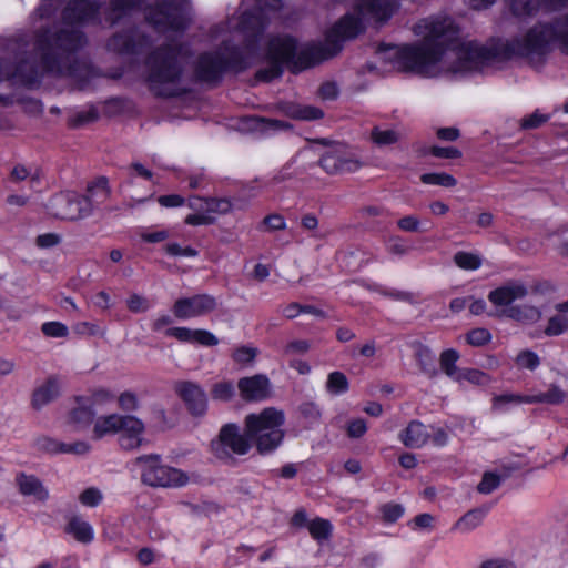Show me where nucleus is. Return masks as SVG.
<instances>
[{
	"instance_id": "1",
	"label": "nucleus",
	"mask_w": 568,
	"mask_h": 568,
	"mask_svg": "<svg viewBox=\"0 0 568 568\" xmlns=\"http://www.w3.org/2000/svg\"><path fill=\"white\" fill-rule=\"evenodd\" d=\"M413 32L416 37L413 43L388 45L377 55L398 70L423 78L485 72L516 57L539 59L555 47L568 53V14L554 23L540 22L529 27L513 41L496 40L486 45L456 41L457 30L448 17L422 19Z\"/></svg>"
},
{
	"instance_id": "2",
	"label": "nucleus",
	"mask_w": 568,
	"mask_h": 568,
	"mask_svg": "<svg viewBox=\"0 0 568 568\" xmlns=\"http://www.w3.org/2000/svg\"><path fill=\"white\" fill-rule=\"evenodd\" d=\"M397 0H359L356 3L357 17L351 14L341 19L326 34L321 45H300L292 38L283 37L270 44V68L262 70L260 77L270 81L278 77L284 64L302 70L334 57L342 50L343 41L354 38L362 30V20L384 21L390 17Z\"/></svg>"
},
{
	"instance_id": "3",
	"label": "nucleus",
	"mask_w": 568,
	"mask_h": 568,
	"mask_svg": "<svg viewBox=\"0 0 568 568\" xmlns=\"http://www.w3.org/2000/svg\"><path fill=\"white\" fill-rule=\"evenodd\" d=\"M285 414L275 407H267L258 413L246 415L244 428L252 444L261 455H268L283 443Z\"/></svg>"
},
{
	"instance_id": "4",
	"label": "nucleus",
	"mask_w": 568,
	"mask_h": 568,
	"mask_svg": "<svg viewBox=\"0 0 568 568\" xmlns=\"http://www.w3.org/2000/svg\"><path fill=\"white\" fill-rule=\"evenodd\" d=\"M150 83L159 95H172L175 93L174 84L181 69L178 61V52L173 49L156 52L150 59Z\"/></svg>"
},
{
	"instance_id": "5",
	"label": "nucleus",
	"mask_w": 568,
	"mask_h": 568,
	"mask_svg": "<svg viewBox=\"0 0 568 568\" xmlns=\"http://www.w3.org/2000/svg\"><path fill=\"white\" fill-rule=\"evenodd\" d=\"M142 481L152 487L176 488L185 486L190 477L184 471L161 464L156 456H143L136 459Z\"/></svg>"
},
{
	"instance_id": "6",
	"label": "nucleus",
	"mask_w": 568,
	"mask_h": 568,
	"mask_svg": "<svg viewBox=\"0 0 568 568\" xmlns=\"http://www.w3.org/2000/svg\"><path fill=\"white\" fill-rule=\"evenodd\" d=\"M252 445L246 430L242 432L235 424H226L220 429L217 437L212 440L211 450L217 459L229 462L234 456L246 455Z\"/></svg>"
},
{
	"instance_id": "7",
	"label": "nucleus",
	"mask_w": 568,
	"mask_h": 568,
	"mask_svg": "<svg viewBox=\"0 0 568 568\" xmlns=\"http://www.w3.org/2000/svg\"><path fill=\"white\" fill-rule=\"evenodd\" d=\"M48 209L55 217L77 221L89 216L93 207L89 197L74 192H65L53 196Z\"/></svg>"
},
{
	"instance_id": "8",
	"label": "nucleus",
	"mask_w": 568,
	"mask_h": 568,
	"mask_svg": "<svg viewBox=\"0 0 568 568\" xmlns=\"http://www.w3.org/2000/svg\"><path fill=\"white\" fill-rule=\"evenodd\" d=\"M216 305V300L213 296L200 294L178 300L172 307V312L179 320H189L214 311Z\"/></svg>"
},
{
	"instance_id": "9",
	"label": "nucleus",
	"mask_w": 568,
	"mask_h": 568,
	"mask_svg": "<svg viewBox=\"0 0 568 568\" xmlns=\"http://www.w3.org/2000/svg\"><path fill=\"white\" fill-rule=\"evenodd\" d=\"M145 425L134 415L123 414L116 433L119 445L125 450L139 449L145 443Z\"/></svg>"
},
{
	"instance_id": "10",
	"label": "nucleus",
	"mask_w": 568,
	"mask_h": 568,
	"mask_svg": "<svg viewBox=\"0 0 568 568\" xmlns=\"http://www.w3.org/2000/svg\"><path fill=\"white\" fill-rule=\"evenodd\" d=\"M174 389L192 415L202 416L206 412L207 398L200 385L192 382H179L175 384Z\"/></svg>"
},
{
	"instance_id": "11",
	"label": "nucleus",
	"mask_w": 568,
	"mask_h": 568,
	"mask_svg": "<svg viewBox=\"0 0 568 568\" xmlns=\"http://www.w3.org/2000/svg\"><path fill=\"white\" fill-rule=\"evenodd\" d=\"M527 295V288L519 282H509L495 290L489 295V302L498 310L501 316H505V310L514 307L511 304Z\"/></svg>"
},
{
	"instance_id": "12",
	"label": "nucleus",
	"mask_w": 568,
	"mask_h": 568,
	"mask_svg": "<svg viewBox=\"0 0 568 568\" xmlns=\"http://www.w3.org/2000/svg\"><path fill=\"white\" fill-rule=\"evenodd\" d=\"M237 388L241 397L248 402L264 400L271 394L270 379L263 374L241 378Z\"/></svg>"
},
{
	"instance_id": "13",
	"label": "nucleus",
	"mask_w": 568,
	"mask_h": 568,
	"mask_svg": "<svg viewBox=\"0 0 568 568\" xmlns=\"http://www.w3.org/2000/svg\"><path fill=\"white\" fill-rule=\"evenodd\" d=\"M564 398L562 392L552 388L548 393L536 396H521L517 394H504L494 398L493 407L496 410H503L508 404H531V403H558Z\"/></svg>"
},
{
	"instance_id": "14",
	"label": "nucleus",
	"mask_w": 568,
	"mask_h": 568,
	"mask_svg": "<svg viewBox=\"0 0 568 568\" xmlns=\"http://www.w3.org/2000/svg\"><path fill=\"white\" fill-rule=\"evenodd\" d=\"M165 335L174 337L180 342L199 344L202 346H215L219 344L217 337L206 329H192L187 327H170Z\"/></svg>"
},
{
	"instance_id": "15",
	"label": "nucleus",
	"mask_w": 568,
	"mask_h": 568,
	"mask_svg": "<svg viewBox=\"0 0 568 568\" xmlns=\"http://www.w3.org/2000/svg\"><path fill=\"white\" fill-rule=\"evenodd\" d=\"M148 19L151 23L161 30H180L184 28L185 24L180 10L172 4H168L151 11L148 14Z\"/></svg>"
},
{
	"instance_id": "16",
	"label": "nucleus",
	"mask_w": 568,
	"mask_h": 568,
	"mask_svg": "<svg viewBox=\"0 0 568 568\" xmlns=\"http://www.w3.org/2000/svg\"><path fill=\"white\" fill-rule=\"evenodd\" d=\"M189 206L193 210H205L207 215L214 216L224 215L230 213L236 207L230 199H202L192 197L189 201Z\"/></svg>"
},
{
	"instance_id": "17",
	"label": "nucleus",
	"mask_w": 568,
	"mask_h": 568,
	"mask_svg": "<svg viewBox=\"0 0 568 568\" xmlns=\"http://www.w3.org/2000/svg\"><path fill=\"white\" fill-rule=\"evenodd\" d=\"M61 390V383L57 377H50L43 383L39 384L32 394V406L36 409H41L49 403L54 400Z\"/></svg>"
},
{
	"instance_id": "18",
	"label": "nucleus",
	"mask_w": 568,
	"mask_h": 568,
	"mask_svg": "<svg viewBox=\"0 0 568 568\" xmlns=\"http://www.w3.org/2000/svg\"><path fill=\"white\" fill-rule=\"evenodd\" d=\"M280 8V0H255L254 10L252 12L243 13L242 28L246 30L262 26L264 16H266L270 11H276Z\"/></svg>"
},
{
	"instance_id": "19",
	"label": "nucleus",
	"mask_w": 568,
	"mask_h": 568,
	"mask_svg": "<svg viewBox=\"0 0 568 568\" xmlns=\"http://www.w3.org/2000/svg\"><path fill=\"white\" fill-rule=\"evenodd\" d=\"M16 484L23 496L33 497L38 501H45L49 498L48 489L33 475L20 473L16 477Z\"/></svg>"
},
{
	"instance_id": "20",
	"label": "nucleus",
	"mask_w": 568,
	"mask_h": 568,
	"mask_svg": "<svg viewBox=\"0 0 568 568\" xmlns=\"http://www.w3.org/2000/svg\"><path fill=\"white\" fill-rule=\"evenodd\" d=\"M430 439V432L427 426L420 422L414 420L408 424L400 434L403 444L410 448H420Z\"/></svg>"
},
{
	"instance_id": "21",
	"label": "nucleus",
	"mask_w": 568,
	"mask_h": 568,
	"mask_svg": "<svg viewBox=\"0 0 568 568\" xmlns=\"http://www.w3.org/2000/svg\"><path fill=\"white\" fill-rule=\"evenodd\" d=\"M65 532L82 544H90L94 539V529L92 525L78 515H73L68 519Z\"/></svg>"
},
{
	"instance_id": "22",
	"label": "nucleus",
	"mask_w": 568,
	"mask_h": 568,
	"mask_svg": "<svg viewBox=\"0 0 568 568\" xmlns=\"http://www.w3.org/2000/svg\"><path fill=\"white\" fill-rule=\"evenodd\" d=\"M94 412L82 400H78V406L72 408L65 416V425L71 430L85 429L93 420Z\"/></svg>"
},
{
	"instance_id": "23",
	"label": "nucleus",
	"mask_w": 568,
	"mask_h": 568,
	"mask_svg": "<svg viewBox=\"0 0 568 568\" xmlns=\"http://www.w3.org/2000/svg\"><path fill=\"white\" fill-rule=\"evenodd\" d=\"M122 415L123 414L111 413L99 416L93 423V437L100 439L105 436L116 435Z\"/></svg>"
},
{
	"instance_id": "24",
	"label": "nucleus",
	"mask_w": 568,
	"mask_h": 568,
	"mask_svg": "<svg viewBox=\"0 0 568 568\" xmlns=\"http://www.w3.org/2000/svg\"><path fill=\"white\" fill-rule=\"evenodd\" d=\"M226 67V61L212 54L203 55L199 61V77L205 81L215 80Z\"/></svg>"
},
{
	"instance_id": "25",
	"label": "nucleus",
	"mask_w": 568,
	"mask_h": 568,
	"mask_svg": "<svg viewBox=\"0 0 568 568\" xmlns=\"http://www.w3.org/2000/svg\"><path fill=\"white\" fill-rule=\"evenodd\" d=\"M557 314L548 321L545 334L557 336L568 331V301L556 305Z\"/></svg>"
},
{
	"instance_id": "26",
	"label": "nucleus",
	"mask_w": 568,
	"mask_h": 568,
	"mask_svg": "<svg viewBox=\"0 0 568 568\" xmlns=\"http://www.w3.org/2000/svg\"><path fill=\"white\" fill-rule=\"evenodd\" d=\"M505 316L525 324H532L541 318V311L531 305H523L506 308Z\"/></svg>"
},
{
	"instance_id": "27",
	"label": "nucleus",
	"mask_w": 568,
	"mask_h": 568,
	"mask_svg": "<svg viewBox=\"0 0 568 568\" xmlns=\"http://www.w3.org/2000/svg\"><path fill=\"white\" fill-rule=\"evenodd\" d=\"M485 515L486 513L481 509L469 510L455 523L453 529L462 534H468L481 525Z\"/></svg>"
},
{
	"instance_id": "28",
	"label": "nucleus",
	"mask_w": 568,
	"mask_h": 568,
	"mask_svg": "<svg viewBox=\"0 0 568 568\" xmlns=\"http://www.w3.org/2000/svg\"><path fill=\"white\" fill-rule=\"evenodd\" d=\"M310 535L315 539L318 544H322L323 541L327 540L333 531V526L329 523V520L324 518H315L313 520H310L307 525Z\"/></svg>"
},
{
	"instance_id": "29",
	"label": "nucleus",
	"mask_w": 568,
	"mask_h": 568,
	"mask_svg": "<svg viewBox=\"0 0 568 568\" xmlns=\"http://www.w3.org/2000/svg\"><path fill=\"white\" fill-rule=\"evenodd\" d=\"M459 359V353L453 348L446 349L440 354L439 363L442 371L452 379H456L462 368L456 366Z\"/></svg>"
},
{
	"instance_id": "30",
	"label": "nucleus",
	"mask_w": 568,
	"mask_h": 568,
	"mask_svg": "<svg viewBox=\"0 0 568 568\" xmlns=\"http://www.w3.org/2000/svg\"><path fill=\"white\" fill-rule=\"evenodd\" d=\"M455 382L459 384L469 383L473 385L485 386L491 382V377L485 372L476 368H462Z\"/></svg>"
},
{
	"instance_id": "31",
	"label": "nucleus",
	"mask_w": 568,
	"mask_h": 568,
	"mask_svg": "<svg viewBox=\"0 0 568 568\" xmlns=\"http://www.w3.org/2000/svg\"><path fill=\"white\" fill-rule=\"evenodd\" d=\"M97 12V6L87 0H80L73 3L68 9V18H73L78 21H84L93 18Z\"/></svg>"
},
{
	"instance_id": "32",
	"label": "nucleus",
	"mask_w": 568,
	"mask_h": 568,
	"mask_svg": "<svg viewBox=\"0 0 568 568\" xmlns=\"http://www.w3.org/2000/svg\"><path fill=\"white\" fill-rule=\"evenodd\" d=\"M39 445L42 449H44L49 453H69V452L85 453L89 449V446L83 443L72 447L70 445L58 443L51 438L41 439L39 442Z\"/></svg>"
},
{
	"instance_id": "33",
	"label": "nucleus",
	"mask_w": 568,
	"mask_h": 568,
	"mask_svg": "<svg viewBox=\"0 0 568 568\" xmlns=\"http://www.w3.org/2000/svg\"><path fill=\"white\" fill-rule=\"evenodd\" d=\"M285 112L287 115L300 120H316L323 115L322 110L318 108L300 104L288 105Z\"/></svg>"
},
{
	"instance_id": "34",
	"label": "nucleus",
	"mask_w": 568,
	"mask_h": 568,
	"mask_svg": "<svg viewBox=\"0 0 568 568\" xmlns=\"http://www.w3.org/2000/svg\"><path fill=\"white\" fill-rule=\"evenodd\" d=\"M104 495L98 487H87L78 495V501L87 508H95L102 504Z\"/></svg>"
},
{
	"instance_id": "35",
	"label": "nucleus",
	"mask_w": 568,
	"mask_h": 568,
	"mask_svg": "<svg viewBox=\"0 0 568 568\" xmlns=\"http://www.w3.org/2000/svg\"><path fill=\"white\" fill-rule=\"evenodd\" d=\"M371 140L378 146H386L396 143L399 134L393 129L375 126L371 132Z\"/></svg>"
},
{
	"instance_id": "36",
	"label": "nucleus",
	"mask_w": 568,
	"mask_h": 568,
	"mask_svg": "<svg viewBox=\"0 0 568 568\" xmlns=\"http://www.w3.org/2000/svg\"><path fill=\"white\" fill-rule=\"evenodd\" d=\"M510 10L517 17H527L536 13L540 8L539 0H508Z\"/></svg>"
},
{
	"instance_id": "37",
	"label": "nucleus",
	"mask_w": 568,
	"mask_h": 568,
	"mask_svg": "<svg viewBox=\"0 0 568 568\" xmlns=\"http://www.w3.org/2000/svg\"><path fill=\"white\" fill-rule=\"evenodd\" d=\"M423 183L428 185H439L443 187H454L457 184L456 179L445 172L425 173L420 176Z\"/></svg>"
},
{
	"instance_id": "38",
	"label": "nucleus",
	"mask_w": 568,
	"mask_h": 568,
	"mask_svg": "<svg viewBox=\"0 0 568 568\" xmlns=\"http://www.w3.org/2000/svg\"><path fill=\"white\" fill-rule=\"evenodd\" d=\"M88 193L89 195L87 197H89L91 202L92 200L95 202H103L110 194L108 180L103 176L98 178L89 185Z\"/></svg>"
},
{
	"instance_id": "39",
	"label": "nucleus",
	"mask_w": 568,
	"mask_h": 568,
	"mask_svg": "<svg viewBox=\"0 0 568 568\" xmlns=\"http://www.w3.org/2000/svg\"><path fill=\"white\" fill-rule=\"evenodd\" d=\"M258 354V349L253 346L242 345L234 348L232 358L240 365H251Z\"/></svg>"
},
{
	"instance_id": "40",
	"label": "nucleus",
	"mask_w": 568,
	"mask_h": 568,
	"mask_svg": "<svg viewBox=\"0 0 568 568\" xmlns=\"http://www.w3.org/2000/svg\"><path fill=\"white\" fill-rule=\"evenodd\" d=\"M326 387L331 394L339 395L347 392L348 381L343 373L333 372L328 375Z\"/></svg>"
},
{
	"instance_id": "41",
	"label": "nucleus",
	"mask_w": 568,
	"mask_h": 568,
	"mask_svg": "<svg viewBox=\"0 0 568 568\" xmlns=\"http://www.w3.org/2000/svg\"><path fill=\"white\" fill-rule=\"evenodd\" d=\"M454 261L458 267L466 271H475L481 266L480 256L474 253L458 252L454 256Z\"/></svg>"
},
{
	"instance_id": "42",
	"label": "nucleus",
	"mask_w": 568,
	"mask_h": 568,
	"mask_svg": "<svg viewBox=\"0 0 568 568\" xmlns=\"http://www.w3.org/2000/svg\"><path fill=\"white\" fill-rule=\"evenodd\" d=\"M515 364L518 369L534 371L539 366L540 358L536 353L525 349L517 354Z\"/></svg>"
},
{
	"instance_id": "43",
	"label": "nucleus",
	"mask_w": 568,
	"mask_h": 568,
	"mask_svg": "<svg viewBox=\"0 0 568 568\" xmlns=\"http://www.w3.org/2000/svg\"><path fill=\"white\" fill-rule=\"evenodd\" d=\"M116 403L120 409L124 412H135L140 407L138 395L132 390H124L116 397Z\"/></svg>"
},
{
	"instance_id": "44",
	"label": "nucleus",
	"mask_w": 568,
	"mask_h": 568,
	"mask_svg": "<svg viewBox=\"0 0 568 568\" xmlns=\"http://www.w3.org/2000/svg\"><path fill=\"white\" fill-rule=\"evenodd\" d=\"M341 161H342L341 150H335V151L326 153L322 158L321 165L326 172H328L331 174L341 173Z\"/></svg>"
},
{
	"instance_id": "45",
	"label": "nucleus",
	"mask_w": 568,
	"mask_h": 568,
	"mask_svg": "<svg viewBox=\"0 0 568 568\" xmlns=\"http://www.w3.org/2000/svg\"><path fill=\"white\" fill-rule=\"evenodd\" d=\"M478 568H518L517 564L504 556H495L484 559Z\"/></svg>"
},
{
	"instance_id": "46",
	"label": "nucleus",
	"mask_w": 568,
	"mask_h": 568,
	"mask_svg": "<svg viewBox=\"0 0 568 568\" xmlns=\"http://www.w3.org/2000/svg\"><path fill=\"white\" fill-rule=\"evenodd\" d=\"M212 397L217 400H230L234 395V387L231 382H220L212 387Z\"/></svg>"
},
{
	"instance_id": "47",
	"label": "nucleus",
	"mask_w": 568,
	"mask_h": 568,
	"mask_svg": "<svg viewBox=\"0 0 568 568\" xmlns=\"http://www.w3.org/2000/svg\"><path fill=\"white\" fill-rule=\"evenodd\" d=\"M466 339L471 346H483L491 339V335L486 328H475L467 334Z\"/></svg>"
},
{
	"instance_id": "48",
	"label": "nucleus",
	"mask_w": 568,
	"mask_h": 568,
	"mask_svg": "<svg viewBox=\"0 0 568 568\" xmlns=\"http://www.w3.org/2000/svg\"><path fill=\"white\" fill-rule=\"evenodd\" d=\"M408 250L406 242L399 236H390L386 241V251L392 255L404 256Z\"/></svg>"
},
{
	"instance_id": "49",
	"label": "nucleus",
	"mask_w": 568,
	"mask_h": 568,
	"mask_svg": "<svg viewBox=\"0 0 568 568\" xmlns=\"http://www.w3.org/2000/svg\"><path fill=\"white\" fill-rule=\"evenodd\" d=\"M42 332L49 337H65L69 329L60 322H47L42 325Z\"/></svg>"
},
{
	"instance_id": "50",
	"label": "nucleus",
	"mask_w": 568,
	"mask_h": 568,
	"mask_svg": "<svg viewBox=\"0 0 568 568\" xmlns=\"http://www.w3.org/2000/svg\"><path fill=\"white\" fill-rule=\"evenodd\" d=\"M342 161H341V173L344 172H355L363 164L354 154L341 151Z\"/></svg>"
},
{
	"instance_id": "51",
	"label": "nucleus",
	"mask_w": 568,
	"mask_h": 568,
	"mask_svg": "<svg viewBox=\"0 0 568 568\" xmlns=\"http://www.w3.org/2000/svg\"><path fill=\"white\" fill-rule=\"evenodd\" d=\"M381 511L385 521L394 523L403 516L404 508L399 504H386Z\"/></svg>"
},
{
	"instance_id": "52",
	"label": "nucleus",
	"mask_w": 568,
	"mask_h": 568,
	"mask_svg": "<svg viewBox=\"0 0 568 568\" xmlns=\"http://www.w3.org/2000/svg\"><path fill=\"white\" fill-rule=\"evenodd\" d=\"M397 226L404 232L422 231V222L416 215H406L397 221Z\"/></svg>"
},
{
	"instance_id": "53",
	"label": "nucleus",
	"mask_w": 568,
	"mask_h": 568,
	"mask_svg": "<svg viewBox=\"0 0 568 568\" xmlns=\"http://www.w3.org/2000/svg\"><path fill=\"white\" fill-rule=\"evenodd\" d=\"M500 484V478L494 473H486L478 485V490L483 494H490Z\"/></svg>"
},
{
	"instance_id": "54",
	"label": "nucleus",
	"mask_w": 568,
	"mask_h": 568,
	"mask_svg": "<svg viewBox=\"0 0 568 568\" xmlns=\"http://www.w3.org/2000/svg\"><path fill=\"white\" fill-rule=\"evenodd\" d=\"M300 313H314L322 315V313L312 306H301L297 303H292L283 308V315L286 318H295Z\"/></svg>"
},
{
	"instance_id": "55",
	"label": "nucleus",
	"mask_w": 568,
	"mask_h": 568,
	"mask_svg": "<svg viewBox=\"0 0 568 568\" xmlns=\"http://www.w3.org/2000/svg\"><path fill=\"white\" fill-rule=\"evenodd\" d=\"M73 331L83 336H95L102 333L100 326L93 322H79L73 326Z\"/></svg>"
},
{
	"instance_id": "56",
	"label": "nucleus",
	"mask_w": 568,
	"mask_h": 568,
	"mask_svg": "<svg viewBox=\"0 0 568 568\" xmlns=\"http://www.w3.org/2000/svg\"><path fill=\"white\" fill-rule=\"evenodd\" d=\"M126 306L131 312L142 313L149 310L150 304L145 297L133 294L128 298Z\"/></svg>"
},
{
	"instance_id": "57",
	"label": "nucleus",
	"mask_w": 568,
	"mask_h": 568,
	"mask_svg": "<svg viewBox=\"0 0 568 568\" xmlns=\"http://www.w3.org/2000/svg\"><path fill=\"white\" fill-rule=\"evenodd\" d=\"M196 212L190 214L185 219V223L189 225H206L214 222V216L207 215L205 210H195Z\"/></svg>"
},
{
	"instance_id": "58",
	"label": "nucleus",
	"mask_w": 568,
	"mask_h": 568,
	"mask_svg": "<svg viewBox=\"0 0 568 568\" xmlns=\"http://www.w3.org/2000/svg\"><path fill=\"white\" fill-rule=\"evenodd\" d=\"M113 398L114 396L111 390L106 388H98L92 392L90 402L91 405H104L111 403Z\"/></svg>"
},
{
	"instance_id": "59",
	"label": "nucleus",
	"mask_w": 568,
	"mask_h": 568,
	"mask_svg": "<svg viewBox=\"0 0 568 568\" xmlns=\"http://www.w3.org/2000/svg\"><path fill=\"white\" fill-rule=\"evenodd\" d=\"M367 430V425L364 419H353L347 425V435L352 438L362 437Z\"/></svg>"
},
{
	"instance_id": "60",
	"label": "nucleus",
	"mask_w": 568,
	"mask_h": 568,
	"mask_svg": "<svg viewBox=\"0 0 568 568\" xmlns=\"http://www.w3.org/2000/svg\"><path fill=\"white\" fill-rule=\"evenodd\" d=\"M546 121V115L535 112L521 120V126L524 129H535L544 124Z\"/></svg>"
},
{
	"instance_id": "61",
	"label": "nucleus",
	"mask_w": 568,
	"mask_h": 568,
	"mask_svg": "<svg viewBox=\"0 0 568 568\" xmlns=\"http://www.w3.org/2000/svg\"><path fill=\"white\" fill-rule=\"evenodd\" d=\"M432 154L437 158L456 159V158L460 156V151L453 146H448V148L434 146L432 149Z\"/></svg>"
},
{
	"instance_id": "62",
	"label": "nucleus",
	"mask_w": 568,
	"mask_h": 568,
	"mask_svg": "<svg viewBox=\"0 0 568 568\" xmlns=\"http://www.w3.org/2000/svg\"><path fill=\"white\" fill-rule=\"evenodd\" d=\"M338 94V87L334 82L323 83L320 88V95L322 99L332 100Z\"/></svg>"
},
{
	"instance_id": "63",
	"label": "nucleus",
	"mask_w": 568,
	"mask_h": 568,
	"mask_svg": "<svg viewBox=\"0 0 568 568\" xmlns=\"http://www.w3.org/2000/svg\"><path fill=\"white\" fill-rule=\"evenodd\" d=\"M158 202L164 207H176L184 203V199L180 195L171 194L160 196Z\"/></svg>"
},
{
	"instance_id": "64",
	"label": "nucleus",
	"mask_w": 568,
	"mask_h": 568,
	"mask_svg": "<svg viewBox=\"0 0 568 568\" xmlns=\"http://www.w3.org/2000/svg\"><path fill=\"white\" fill-rule=\"evenodd\" d=\"M434 523V517L429 514H420L413 520V528L430 529Z\"/></svg>"
}]
</instances>
